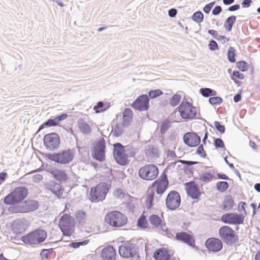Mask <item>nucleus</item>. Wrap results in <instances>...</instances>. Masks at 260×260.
Wrapping results in <instances>:
<instances>
[{
	"label": "nucleus",
	"instance_id": "6e6d98bb",
	"mask_svg": "<svg viewBox=\"0 0 260 260\" xmlns=\"http://www.w3.org/2000/svg\"><path fill=\"white\" fill-rule=\"evenodd\" d=\"M231 77H233L235 78H236L239 79H243L244 78V75L243 74L240 73L239 71H234L233 72Z\"/></svg>",
	"mask_w": 260,
	"mask_h": 260
},
{
	"label": "nucleus",
	"instance_id": "e2e57ef3",
	"mask_svg": "<svg viewBox=\"0 0 260 260\" xmlns=\"http://www.w3.org/2000/svg\"><path fill=\"white\" fill-rule=\"evenodd\" d=\"M252 3V0H243L241 3L243 8H248Z\"/></svg>",
	"mask_w": 260,
	"mask_h": 260
},
{
	"label": "nucleus",
	"instance_id": "58836bf2",
	"mask_svg": "<svg viewBox=\"0 0 260 260\" xmlns=\"http://www.w3.org/2000/svg\"><path fill=\"white\" fill-rule=\"evenodd\" d=\"M236 55V50L233 47H230L228 51V57L229 60L232 63L236 61L235 58Z\"/></svg>",
	"mask_w": 260,
	"mask_h": 260
},
{
	"label": "nucleus",
	"instance_id": "423d86ee",
	"mask_svg": "<svg viewBox=\"0 0 260 260\" xmlns=\"http://www.w3.org/2000/svg\"><path fill=\"white\" fill-rule=\"evenodd\" d=\"M105 221L113 227H121L127 221V217L119 211H114L107 214Z\"/></svg>",
	"mask_w": 260,
	"mask_h": 260
},
{
	"label": "nucleus",
	"instance_id": "412c9836",
	"mask_svg": "<svg viewBox=\"0 0 260 260\" xmlns=\"http://www.w3.org/2000/svg\"><path fill=\"white\" fill-rule=\"evenodd\" d=\"M183 141L188 146L193 147L199 144L201 138L194 133H188L184 135Z\"/></svg>",
	"mask_w": 260,
	"mask_h": 260
},
{
	"label": "nucleus",
	"instance_id": "6ab92c4d",
	"mask_svg": "<svg viewBox=\"0 0 260 260\" xmlns=\"http://www.w3.org/2000/svg\"><path fill=\"white\" fill-rule=\"evenodd\" d=\"M186 190L188 196L192 199H198L201 192L198 185L193 181H189L185 184Z\"/></svg>",
	"mask_w": 260,
	"mask_h": 260
},
{
	"label": "nucleus",
	"instance_id": "680f3d73",
	"mask_svg": "<svg viewBox=\"0 0 260 260\" xmlns=\"http://www.w3.org/2000/svg\"><path fill=\"white\" fill-rule=\"evenodd\" d=\"M177 13V11L175 8H172L170 9L168 11V15L171 18L175 17Z\"/></svg>",
	"mask_w": 260,
	"mask_h": 260
},
{
	"label": "nucleus",
	"instance_id": "bf43d9fd",
	"mask_svg": "<svg viewBox=\"0 0 260 260\" xmlns=\"http://www.w3.org/2000/svg\"><path fill=\"white\" fill-rule=\"evenodd\" d=\"M221 11H222L221 7L220 6H216L212 10V14L214 15H218L221 13Z\"/></svg>",
	"mask_w": 260,
	"mask_h": 260
},
{
	"label": "nucleus",
	"instance_id": "13d9d810",
	"mask_svg": "<svg viewBox=\"0 0 260 260\" xmlns=\"http://www.w3.org/2000/svg\"><path fill=\"white\" fill-rule=\"evenodd\" d=\"M114 196L119 199H122L124 198V192L121 189H117L114 192Z\"/></svg>",
	"mask_w": 260,
	"mask_h": 260
},
{
	"label": "nucleus",
	"instance_id": "864d4df0",
	"mask_svg": "<svg viewBox=\"0 0 260 260\" xmlns=\"http://www.w3.org/2000/svg\"><path fill=\"white\" fill-rule=\"evenodd\" d=\"M246 205V203L244 202H240L238 205V209L239 211H243V214L244 215H247V212L245 208V206Z\"/></svg>",
	"mask_w": 260,
	"mask_h": 260
},
{
	"label": "nucleus",
	"instance_id": "9d476101",
	"mask_svg": "<svg viewBox=\"0 0 260 260\" xmlns=\"http://www.w3.org/2000/svg\"><path fill=\"white\" fill-rule=\"evenodd\" d=\"M178 108L180 116L184 119H193L197 115L196 107L189 102H182Z\"/></svg>",
	"mask_w": 260,
	"mask_h": 260
},
{
	"label": "nucleus",
	"instance_id": "6e6552de",
	"mask_svg": "<svg viewBox=\"0 0 260 260\" xmlns=\"http://www.w3.org/2000/svg\"><path fill=\"white\" fill-rule=\"evenodd\" d=\"M107 183H99L96 186L92 187L90 191V200L92 202H99L103 201L106 198L108 191Z\"/></svg>",
	"mask_w": 260,
	"mask_h": 260
},
{
	"label": "nucleus",
	"instance_id": "3c124183",
	"mask_svg": "<svg viewBox=\"0 0 260 260\" xmlns=\"http://www.w3.org/2000/svg\"><path fill=\"white\" fill-rule=\"evenodd\" d=\"M209 48L211 51H215L218 49V46L216 42L214 40H211L209 42Z\"/></svg>",
	"mask_w": 260,
	"mask_h": 260
},
{
	"label": "nucleus",
	"instance_id": "7c9ffc66",
	"mask_svg": "<svg viewBox=\"0 0 260 260\" xmlns=\"http://www.w3.org/2000/svg\"><path fill=\"white\" fill-rule=\"evenodd\" d=\"M78 127L83 134L89 135L90 134L91 129L89 124L81 119L78 120Z\"/></svg>",
	"mask_w": 260,
	"mask_h": 260
},
{
	"label": "nucleus",
	"instance_id": "f8f14e48",
	"mask_svg": "<svg viewBox=\"0 0 260 260\" xmlns=\"http://www.w3.org/2000/svg\"><path fill=\"white\" fill-rule=\"evenodd\" d=\"M74 219L69 214H63L59 219V226L64 236L71 235L72 229L74 226Z\"/></svg>",
	"mask_w": 260,
	"mask_h": 260
},
{
	"label": "nucleus",
	"instance_id": "2eb2a0df",
	"mask_svg": "<svg viewBox=\"0 0 260 260\" xmlns=\"http://www.w3.org/2000/svg\"><path fill=\"white\" fill-rule=\"evenodd\" d=\"M181 203V198L179 193L176 190L171 191L166 199V205L170 210H175L178 208Z\"/></svg>",
	"mask_w": 260,
	"mask_h": 260
},
{
	"label": "nucleus",
	"instance_id": "f3484780",
	"mask_svg": "<svg viewBox=\"0 0 260 260\" xmlns=\"http://www.w3.org/2000/svg\"><path fill=\"white\" fill-rule=\"evenodd\" d=\"M150 99L147 94L139 96L133 103L131 107L139 111H145L149 108Z\"/></svg>",
	"mask_w": 260,
	"mask_h": 260
},
{
	"label": "nucleus",
	"instance_id": "052dcab7",
	"mask_svg": "<svg viewBox=\"0 0 260 260\" xmlns=\"http://www.w3.org/2000/svg\"><path fill=\"white\" fill-rule=\"evenodd\" d=\"M148 152L151 154L152 156H156L158 153V150L154 147H150L148 149Z\"/></svg>",
	"mask_w": 260,
	"mask_h": 260
},
{
	"label": "nucleus",
	"instance_id": "774afa93",
	"mask_svg": "<svg viewBox=\"0 0 260 260\" xmlns=\"http://www.w3.org/2000/svg\"><path fill=\"white\" fill-rule=\"evenodd\" d=\"M239 9H240V5L239 4H236V5H232V6H230L228 8V10L229 11L233 12V11L238 10Z\"/></svg>",
	"mask_w": 260,
	"mask_h": 260
},
{
	"label": "nucleus",
	"instance_id": "c9c22d12",
	"mask_svg": "<svg viewBox=\"0 0 260 260\" xmlns=\"http://www.w3.org/2000/svg\"><path fill=\"white\" fill-rule=\"evenodd\" d=\"M229 187V184L226 181H219L216 183L217 190L220 192H224Z\"/></svg>",
	"mask_w": 260,
	"mask_h": 260
},
{
	"label": "nucleus",
	"instance_id": "338daca9",
	"mask_svg": "<svg viewBox=\"0 0 260 260\" xmlns=\"http://www.w3.org/2000/svg\"><path fill=\"white\" fill-rule=\"evenodd\" d=\"M216 40L219 41H223V42H222V43L224 44L228 42L229 40V39L227 38L224 36H221L218 34V37L216 38Z\"/></svg>",
	"mask_w": 260,
	"mask_h": 260
},
{
	"label": "nucleus",
	"instance_id": "473e14b6",
	"mask_svg": "<svg viewBox=\"0 0 260 260\" xmlns=\"http://www.w3.org/2000/svg\"><path fill=\"white\" fill-rule=\"evenodd\" d=\"M236 20V17L234 15L231 16L226 19L224 24V27L228 31H230L232 30Z\"/></svg>",
	"mask_w": 260,
	"mask_h": 260
},
{
	"label": "nucleus",
	"instance_id": "dca6fc26",
	"mask_svg": "<svg viewBox=\"0 0 260 260\" xmlns=\"http://www.w3.org/2000/svg\"><path fill=\"white\" fill-rule=\"evenodd\" d=\"M155 186V191L157 194L161 195L169 187V181L167 175L163 172L158 179L155 180L152 185V187Z\"/></svg>",
	"mask_w": 260,
	"mask_h": 260
},
{
	"label": "nucleus",
	"instance_id": "4468645a",
	"mask_svg": "<svg viewBox=\"0 0 260 260\" xmlns=\"http://www.w3.org/2000/svg\"><path fill=\"white\" fill-rule=\"evenodd\" d=\"M158 168L154 165H148L142 167L139 171V176L143 179L152 180L158 176Z\"/></svg>",
	"mask_w": 260,
	"mask_h": 260
},
{
	"label": "nucleus",
	"instance_id": "49530a36",
	"mask_svg": "<svg viewBox=\"0 0 260 260\" xmlns=\"http://www.w3.org/2000/svg\"><path fill=\"white\" fill-rule=\"evenodd\" d=\"M170 127V121L168 120H166L164 121L160 125V133L162 134H165L167 131Z\"/></svg>",
	"mask_w": 260,
	"mask_h": 260
},
{
	"label": "nucleus",
	"instance_id": "4c0bfd02",
	"mask_svg": "<svg viewBox=\"0 0 260 260\" xmlns=\"http://www.w3.org/2000/svg\"><path fill=\"white\" fill-rule=\"evenodd\" d=\"M192 18L194 21L199 23L203 21L204 15L201 11H199L193 14Z\"/></svg>",
	"mask_w": 260,
	"mask_h": 260
},
{
	"label": "nucleus",
	"instance_id": "79ce46f5",
	"mask_svg": "<svg viewBox=\"0 0 260 260\" xmlns=\"http://www.w3.org/2000/svg\"><path fill=\"white\" fill-rule=\"evenodd\" d=\"M181 99V95L178 94H176L173 96L170 100V104L172 106H177L180 102Z\"/></svg>",
	"mask_w": 260,
	"mask_h": 260
},
{
	"label": "nucleus",
	"instance_id": "bb28decb",
	"mask_svg": "<svg viewBox=\"0 0 260 260\" xmlns=\"http://www.w3.org/2000/svg\"><path fill=\"white\" fill-rule=\"evenodd\" d=\"M52 174L53 177L60 183L66 182L68 179V175L64 171L56 169L53 171Z\"/></svg>",
	"mask_w": 260,
	"mask_h": 260
},
{
	"label": "nucleus",
	"instance_id": "c85d7f7f",
	"mask_svg": "<svg viewBox=\"0 0 260 260\" xmlns=\"http://www.w3.org/2000/svg\"><path fill=\"white\" fill-rule=\"evenodd\" d=\"M133 111L128 108L125 109L122 116V125L125 127H127L132 119Z\"/></svg>",
	"mask_w": 260,
	"mask_h": 260
},
{
	"label": "nucleus",
	"instance_id": "cd10ccee",
	"mask_svg": "<svg viewBox=\"0 0 260 260\" xmlns=\"http://www.w3.org/2000/svg\"><path fill=\"white\" fill-rule=\"evenodd\" d=\"M49 186V189L52 193L54 194L57 198L60 199L62 196V191L60 184L54 181H51L50 183Z\"/></svg>",
	"mask_w": 260,
	"mask_h": 260
},
{
	"label": "nucleus",
	"instance_id": "2f4dec72",
	"mask_svg": "<svg viewBox=\"0 0 260 260\" xmlns=\"http://www.w3.org/2000/svg\"><path fill=\"white\" fill-rule=\"evenodd\" d=\"M234 206V200L230 196H226L222 204V209L225 211L231 210Z\"/></svg>",
	"mask_w": 260,
	"mask_h": 260
},
{
	"label": "nucleus",
	"instance_id": "de8ad7c7",
	"mask_svg": "<svg viewBox=\"0 0 260 260\" xmlns=\"http://www.w3.org/2000/svg\"><path fill=\"white\" fill-rule=\"evenodd\" d=\"M214 144L216 148H224V144L223 141L220 138H214Z\"/></svg>",
	"mask_w": 260,
	"mask_h": 260
},
{
	"label": "nucleus",
	"instance_id": "a18cd8bd",
	"mask_svg": "<svg viewBox=\"0 0 260 260\" xmlns=\"http://www.w3.org/2000/svg\"><path fill=\"white\" fill-rule=\"evenodd\" d=\"M154 197V194L153 192L148 194L146 201V206L148 209L152 207Z\"/></svg>",
	"mask_w": 260,
	"mask_h": 260
},
{
	"label": "nucleus",
	"instance_id": "0e129e2a",
	"mask_svg": "<svg viewBox=\"0 0 260 260\" xmlns=\"http://www.w3.org/2000/svg\"><path fill=\"white\" fill-rule=\"evenodd\" d=\"M52 251H53L52 248H50V249H44L42 250L41 254L43 256H47L50 254V253Z\"/></svg>",
	"mask_w": 260,
	"mask_h": 260
},
{
	"label": "nucleus",
	"instance_id": "4be33fe9",
	"mask_svg": "<svg viewBox=\"0 0 260 260\" xmlns=\"http://www.w3.org/2000/svg\"><path fill=\"white\" fill-rule=\"evenodd\" d=\"M205 245L207 248L213 252H218L222 248V243L220 240L215 238L208 239Z\"/></svg>",
	"mask_w": 260,
	"mask_h": 260
},
{
	"label": "nucleus",
	"instance_id": "0eeeda50",
	"mask_svg": "<svg viewBox=\"0 0 260 260\" xmlns=\"http://www.w3.org/2000/svg\"><path fill=\"white\" fill-rule=\"evenodd\" d=\"M46 238V232L43 230L38 229L23 236L22 241L25 244H38L44 242Z\"/></svg>",
	"mask_w": 260,
	"mask_h": 260
},
{
	"label": "nucleus",
	"instance_id": "69168bd1",
	"mask_svg": "<svg viewBox=\"0 0 260 260\" xmlns=\"http://www.w3.org/2000/svg\"><path fill=\"white\" fill-rule=\"evenodd\" d=\"M217 178L219 179H223V180H230L229 177L224 174L217 173Z\"/></svg>",
	"mask_w": 260,
	"mask_h": 260
},
{
	"label": "nucleus",
	"instance_id": "5701e85b",
	"mask_svg": "<svg viewBox=\"0 0 260 260\" xmlns=\"http://www.w3.org/2000/svg\"><path fill=\"white\" fill-rule=\"evenodd\" d=\"M67 117L68 115L63 113L60 115L55 117L54 118L49 119L47 121L40 126L37 133L43 129L45 127L54 126L58 125L60 121L64 120Z\"/></svg>",
	"mask_w": 260,
	"mask_h": 260
},
{
	"label": "nucleus",
	"instance_id": "e433bc0d",
	"mask_svg": "<svg viewBox=\"0 0 260 260\" xmlns=\"http://www.w3.org/2000/svg\"><path fill=\"white\" fill-rule=\"evenodd\" d=\"M214 177V175L210 173L206 172L200 175V179L206 183L210 182Z\"/></svg>",
	"mask_w": 260,
	"mask_h": 260
},
{
	"label": "nucleus",
	"instance_id": "39448f33",
	"mask_svg": "<svg viewBox=\"0 0 260 260\" xmlns=\"http://www.w3.org/2000/svg\"><path fill=\"white\" fill-rule=\"evenodd\" d=\"M221 239L226 245L232 246L238 241V236L235 231L227 225L221 226L219 230Z\"/></svg>",
	"mask_w": 260,
	"mask_h": 260
},
{
	"label": "nucleus",
	"instance_id": "ddd939ff",
	"mask_svg": "<svg viewBox=\"0 0 260 260\" xmlns=\"http://www.w3.org/2000/svg\"><path fill=\"white\" fill-rule=\"evenodd\" d=\"M138 250V248L136 244L126 242L119 247V253L124 258L133 257L135 256L139 258Z\"/></svg>",
	"mask_w": 260,
	"mask_h": 260
},
{
	"label": "nucleus",
	"instance_id": "a878e982",
	"mask_svg": "<svg viewBox=\"0 0 260 260\" xmlns=\"http://www.w3.org/2000/svg\"><path fill=\"white\" fill-rule=\"evenodd\" d=\"M153 256L155 260H170L171 258L168 251L165 248L157 249Z\"/></svg>",
	"mask_w": 260,
	"mask_h": 260
},
{
	"label": "nucleus",
	"instance_id": "7ed1b4c3",
	"mask_svg": "<svg viewBox=\"0 0 260 260\" xmlns=\"http://www.w3.org/2000/svg\"><path fill=\"white\" fill-rule=\"evenodd\" d=\"M45 157L49 160L56 163L66 165L71 162L74 157L73 150L70 149H64L58 152L46 153Z\"/></svg>",
	"mask_w": 260,
	"mask_h": 260
},
{
	"label": "nucleus",
	"instance_id": "f704fd0d",
	"mask_svg": "<svg viewBox=\"0 0 260 260\" xmlns=\"http://www.w3.org/2000/svg\"><path fill=\"white\" fill-rule=\"evenodd\" d=\"M109 105H106L103 102L100 101L95 106H94L93 109L95 110L96 113H98L105 111L109 108Z\"/></svg>",
	"mask_w": 260,
	"mask_h": 260
},
{
	"label": "nucleus",
	"instance_id": "f03ea898",
	"mask_svg": "<svg viewBox=\"0 0 260 260\" xmlns=\"http://www.w3.org/2000/svg\"><path fill=\"white\" fill-rule=\"evenodd\" d=\"M27 194L28 190L26 187H17L4 198V203L11 206L18 205L27 197Z\"/></svg>",
	"mask_w": 260,
	"mask_h": 260
},
{
	"label": "nucleus",
	"instance_id": "72a5a7b5",
	"mask_svg": "<svg viewBox=\"0 0 260 260\" xmlns=\"http://www.w3.org/2000/svg\"><path fill=\"white\" fill-rule=\"evenodd\" d=\"M200 93L204 97H209L211 95H216L217 92L215 90L209 88H201Z\"/></svg>",
	"mask_w": 260,
	"mask_h": 260
},
{
	"label": "nucleus",
	"instance_id": "5fc2aeb1",
	"mask_svg": "<svg viewBox=\"0 0 260 260\" xmlns=\"http://www.w3.org/2000/svg\"><path fill=\"white\" fill-rule=\"evenodd\" d=\"M215 2H213L205 5L203 8L204 12L207 14H208L210 12L212 8L215 5Z\"/></svg>",
	"mask_w": 260,
	"mask_h": 260
},
{
	"label": "nucleus",
	"instance_id": "a211bd4d",
	"mask_svg": "<svg viewBox=\"0 0 260 260\" xmlns=\"http://www.w3.org/2000/svg\"><path fill=\"white\" fill-rule=\"evenodd\" d=\"M221 220L226 224H240L243 223L244 217L242 214L229 213L223 214L221 217Z\"/></svg>",
	"mask_w": 260,
	"mask_h": 260
},
{
	"label": "nucleus",
	"instance_id": "aec40b11",
	"mask_svg": "<svg viewBox=\"0 0 260 260\" xmlns=\"http://www.w3.org/2000/svg\"><path fill=\"white\" fill-rule=\"evenodd\" d=\"M175 239L177 241L185 243L192 247L195 246V240L193 236L185 232L177 233L176 234Z\"/></svg>",
	"mask_w": 260,
	"mask_h": 260
},
{
	"label": "nucleus",
	"instance_id": "603ef678",
	"mask_svg": "<svg viewBox=\"0 0 260 260\" xmlns=\"http://www.w3.org/2000/svg\"><path fill=\"white\" fill-rule=\"evenodd\" d=\"M197 154L200 155L202 157H205L206 156V152L204 149V147L203 144H201L198 148L197 151Z\"/></svg>",
	"mask_w": 260,
	"mask_h": 260
},
{
	"label": "nucleus",
	"instance_id": "a19ab883",
	"mask_svg": "<svg viewBox=\"0 0 260 260\" xmlns=\"http://www.w3.org/2000/svg\"><path fill=\"white\" fill-rule=\"evenodd\" d=\"M137 225L141 228H146L148 225L146 218L144 216H141L138 220Z\"/></svg>",
	"mask_w": 260,
	"mask_h": 260
},
{
	"label": "nucleus",
	"instance_id": "20e7f679",
	"mask_svg": "<svg viewBox=\"0 0 260 260\" xmlns=\"http://www.w3.org/2000/svg\"><path fill=\"white\" fill-rule=\"evenodd\" d=\"M38 207L39 204L37 201L27 200L18 205L10 206L8 210L13 213H24L35 211L38 208Z\"/></svg>",
	"mask_w": 260,
	"mask_h": 260
},
{
	"label": "nucleus",
	"instance_id": "f257e3e1",
	"mask_svg": "<svg viewBox=\"0 0 260 260\" xmlns=\"http://www.w3.org/2000/svg\"><path fill=\"white\" fill-rule=\"evenodd\" d=\"M113 157L117 164L125 166L129 162L128 157L134 156L133 148L129 146L124 147L120 143L113 144Z\"/></svg>",
	"mask_w": 260,
	"mask_h": 260
},
{
	"label": "nucleus",
	"instance_id": "09e8293b",
	"mask_svg": "<svg viewBox=\"0 0 260 260\" xmlns=\"http://www.w3.org/2000/svg\"><path fill=\"white\" fill-rule=\"evenodd\" d=\"M112 132L113 133L114 136L116 137L120 136L122 133H123V130L121 127H120L119 125H116L113 128L112 130Z\"/></svg>",
	"mask_w": 260,
	"mask_h": 260
},
{
	"label": "nucleus",
	"instance_id": "4d7b16f0",
	"mask_svg": "<svg viewBox=\"0 0 260 260\" xmlns=\"http://www.w3.org/2000/svg\"><path fill=\"white\" fill-rule=\"evenodd\" d=\"M178 162H180L183 165H186L188 166H190L193 165H195L198 163V161H190V160H178Z\"/></svg>",
	"mask_w": 260,
	"mask_h": 260
},
{
	"label": "nucleus",
	"instance_id": "b1692460",
	"mask_svg": "<svg viewBox=\"0 0 260 260\" xmlns=\"http://www.w3.org/2000/svg\"><path fill=\"white\" fill-rule=\"evenodd\" d=\"M27 227V220L24 218L14 220L12 224V228L16 234L24 232Z\"/></svg>",
	"mask_w": 260,
	"mask_h": 260
},
{
	"label": "nucleus",
	"instance_id": "8fccbe9b",
	"mask_svg": "<svg viewBox=\"0 0 260 260\" xmlns=\"http://www.w3.org/2000/svg\"><path fill=\"white\" fill-rule=\"evenodd\" d=\"M214 124L216 129L220 133L223 134L225 132L224 126L223 125L221 124V123L219 121H215Z\"/></svg>",
	"mask_w": 260,
	"mask_h": 260
},
{
	"label": "nucleus",
	"instance_id": "9b49d317",
	"mask_svg": "<svg viewBox=\"0 0 260 260\" xmlns=\"http://www.w3.org/2000/svg\"><path fill=\"white\" fill-rule=\"evenodd\" d=\"M60 143V137L55 133L46 134L43 139L44 145L46 149L50 151H56L59 148Z\"/></svg>",
	"mask_w": 260,
	"mask_h": 260
},
{
	"label": "nucleus",
	"instance_id": "c03bdc74",
	"mask_svg": "<svg viewBox=\"0 0 260 260\" xmlns=\"http://www.w3.org/2000/svg\"><path fill=\"white\" fill-rule=\"evenodd\" d=\"M209 102L212 105H219L222 102V99L219 96H213L210 98L208 100Z\"/></svg>",
	"mask_w": 260,
	"mask_h": 260
},
{
	"label": "nucleus",
	"instance_id": "393cba45",
	"mask_svg": "<svg viewBox=\"0 0 260 260\" xmlns=\"http://www.w3.org/2000/svg\"><path fill=\"white\" fill-rule=\"evenodd\" d=\"M103 260H115L116 252L112 246H108L103 248L101 253Z\"/></svg>",
	"mask_w": 260,
	"mask_h": 260
},
{
	"label": "nucleus",
	"instance_id": "1a4fd4ad",
	"mask_svg": "<svg viewBox=\"0 0 260 260\" xmlns=\"http://www.w3.org/2000/svg\"><path fill=\"white\" fill-rule=\"evenodd\" d=\"M106 142L104 138L98 140L92 145L91 149L92 157L99 161H103L105 159Z\"/></svg>",
	"mask_w": 260,
	"mask_h": 260
},
{
	"label": "nucleus",
	"instance_id": "c756f323",
	"mask_svg": "<svg viewBox=\"0 0 260 260\" xmlns=\"http://www.w3.org/2000/svg\"><path fill=\"white\" fill-rule=\"evenodd\" d=\"M149 221L155 228L161 229L163 231L164 230L163 228L162 221L160 217L157 215L153 214L150 216L149 217Z\"/></svg>",
	"mask_w": 260,
	"mask_h": 260
},
{
	"label": "nucleus",
	"instance_id": "37998d69",
	"mask_svg": "<svg viewBox=\"0 0 260 260\" xmlns=\"http://www.w3.org/2000/svg\"><path fill=\"white\" fill-rule=\"evenodd\" d=\"M237 67L241 72H245L248 70V64L245 61H240L237 62Z\"/></svg>",
	"mask_w": 260,
	"mask_h": 260
},
{
	"label": "nucleus",
	"instance_id": "ea45409f",
	"mask_svg": "<svg viewBox=\"0 0 260 260\" xmlns=\"http://www.w3.org/2000/svg\"><path fill=\"white\" fill-rule=\"evenodd\" d=\"M163 94V92L160 89L151 90L148 92V97L151 99L156 98Z\"/></svg>",
	"mask_w": 260,
	"mask_h": 260
}]
</instances>
